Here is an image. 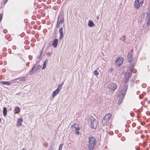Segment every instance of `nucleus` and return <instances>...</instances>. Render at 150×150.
Listing matches in <instances>:
<instances>
[{"mask_svg":"<svg viewBox=\"0 0 150 150\" xmlns=\"http://www.w3.org/2000/svg\"><path fill=\"white\" fill-rule=\"evenodd\" d=\"M123 59L121 57H119L118 59L115 61V64L116 65L120 66L122 65L123 62Z\"/></svg>","mask_w":150,"mask_h":150,"instance_id":"nucleus-5","label":"nucleus"},{"mask_svg":"<svg viewBox=\"0 0 150 150\" xmlns=\"http://www.w3.org/2000/svg\"><path fill=\"white\" fill-rule=\"evenodd\" d=\"M26 65H28V64H27V63L26 64Z\"/></svg>","mask_w":150,"mask_h":150,"instance_id":"nucleus-50","label":"nucleus"},{"mask_svg":"<svg viewBox=\"0 0 150 150\" xmlns=\"http://www.w3.org/2000/svg\"><path fill=\"white\" fill-rule=\"evenodd\" d=\"M46 65H43L42 68V69H45L46 67Z\"/></svg>","mask_w":150,"mask_h":150,"instance_id":"nucleus-40","label":"nucleus"},{"mask_svg":"<svg viewBox=\"0 0 150 150\" xmlns=\"http://www.w3.org/2000/svg\"><path fill=\"white\" fill-rule=\"evenodd\" d=\"M75 133L76 134H79V131H78L77 130L76 131Z\"/></svg>","mask_w":150,"mask_h":150,"instance_id":"nucleus-41","label":"nucleus"},{"mask_svg":"<svg viewBox=\"0 0 150 150\" xmlns=\"http://www.w3.org/2000/svg\"><path fill=\"white\" fill-rule=\"evenodd\" d=\"M96 18H97V19L98 20V19H99V16H97V17H96Z\"/></svg>","mask_w":150,"mask_h":150,"instance_id":"nucleus-45","label":"nucleus"},{"mask_svg":"<svg viewBox=\"0 0 150 150\" xmlns=\"http://www.w3.org/2000/svg\"><path fill=\"white\" fill-rule=\"evenodd\" d=\"M107 121V120L103 118L102 121V123L103 125H106Z\"/></svg>","mask_w":150,"mask_h":150,"instance_id":"nucleus-22","label":"nucleus"},{"mask_svg":"<svg viewBox=\"0 0 150 150\" xmlns=\"http://www.w3.org/2000/svg\"><path fill=\"white\" fill-rule=\"evenodd\" d=\"M23 119L21 118L18 119L16 125L19 127L21 126V125L22 122H23Z\"/></svg>","mask_w":150,"mask_h":150,"instance_id":"nucleus-11","label":"nucleus"},{"mask_svg":"<svg viewBox=\"0 0 150 150\" xmlns=\"http://www.w3.org/2000/svg\"><path fill=\"white\" fill-rule=\"evenodd\" d=\"M64 20L63 18H62L61 19H60V20L59 22V24H62L64 22Z\"/></svg>","mask_w":150,"mask_h":150,"instance_id":"nucleus-28","label":"nucleus"},{"mask_svg":"<svg viewBox=\"0 0 150 150\" xmlns=\"http://www.w3.org/2000/svg\"><path fill=\"white\" fill-rule=\"evenodd\" d=\"M60 24H59V23L58 24V22L57 23V26L58 27V28H59V25Z\"/></svg>","mask_w":150,"mask_h":150,"instance_id":"nucleus-42","label":"nucleus"},{"mask_svg":"<svg viewBox=\"0 0 150 150\" xmlns=\"http://www.w3.org/2000/svg\"><path fill=\"white\" fill-rule=\"evenodd\" d=\"M88 26L89 27H94L95 26V24H94L93 22L91 20L88 21Z\"/></svg>","mask_w":150,"mask_h":150,"instance_id":"nucleus-12","label":"nucleus"},{"mask_svg":"<svg viewBox=\"0 0 150 150\" xmlns=\"http://www.w3.org/2000/svg\"><path fill=\"white\" fill-rule=\"evenodd\" d=\"M96 139L93 137H91L88 139V149L89 150H93L96 144Z\"/></svg>","mask_w":150,"mask_h":150,"instance_id":"nucleus-1","label":"nucleus"},{"mask_svg":"<svg viewBox=\"0 0 150 150\" xmlns=\"http://www.w3.org/2000/svg\"><path fill=\"white\" fill-rule=\"evenodd\" d=\"M35 67V65H34V66L33 67L32 69H31V70H30V74H32L33 73V71Z\"/></svg>","mask_w":150,"mask_h":150,"instance_id":"nucleus-25","label":"nucleus"},{"mask_svg":"<svg viewBox=\"0 0 150 150\" xmlns=\"http://www.w3.org/2000/svg\"><path fill=\"white\" fill-rule=\"evenodd\" d=\"M111 116L112 114H108L105 116L104 117V119L108 121L111 119Z\"/></svg>","mask_w":150,"mask_h":150,"instance_id":"nucleus-7","label":"nucleus"},{"mask_svg":"<svg viewBox=\"0 0 150 150\" xmlns=\"http://www.w3.org/2000/svg\"><path fill=\"white\" fill-rule=\"evenodd\" d=\"M8 0H4V4H5L7 2Z\"/></svg>","mask_w":150,"mask_h":150,"instance_id":"nucleus-38","label":"nucleus"},{"mask_svg":"<svg viewBox=\"0 0 150 150\" xmlns=\"http://www.w3.org/2000/svg\"><path fill=\"white\" fill-rule=\"evenodd\" d=\"M137 1H136L134 2V5L137 8H139L140 6H141V5L139 3H137Z\"/></svg>","mask_w":150,"mask_h":150,"instance_id":"nucleus-15","label":"nucleus"},{"mask_svg":"<svg viewBox=\"0 0 150 150\" xmlns=\"http://www.w3.org/2000/svg\"><path fill=\"white\" fill-rule=\"evenodd\" d=\"M131 83L132 84V85L134 83V81L133 80H132L131 81Z\"/></svg>","mask_w":150,"mask_h":150,"instance_id":"nucleus-37","label":"nucleus"},{"mask_svg":"<svg viewBox=\"0 0 150 150\" xmlns=\"http://www.w3.org/2000/svg\"><path fill=\"white\" fill-rule=\"evenodd\" d=\"M17 82L19 83L21 81H25V78L24 77L22 76L20 78H17Z\"/></svg>","mask_w":150,"mask_h":150,"instance_id":"nucleus-9","label":"nucleus"},{"mask_svg":"<svg viewBox=\"0 0 150 150\" xmlns=\"http://www.w3.org/2000/svg\"><path fill=\"white\" fill-rule=\"evenodd\" d=\"M94 73L95 75H97L98 74V72L96 70L94 71Z\"/></svg>","mask_w":150,"mask_h":150,"instance_id":"nucleus-32","label":"nucleus"},{"mask_svg":"<svg viewBox=\"0 0 150 150\" xmlns=\"http://www.w3.org/2000/svg\"><path fill=\"white\" fill-rule=\"evenodd\" d=\"M59 33L60 34V36L59 37V39H61L63 36V29L62 27L60 28L59 30Z\"/></svg>","mask_w":150,"mask_h":150,"instance_id":"nucleus-8","label":"nucleus"},{"mask_svg":"<svg viewBox=\"0 0 150 150\" xmlns=\"http://www.w3.org/2000/svg\"><path fill=\"white\" fill-rule=\"evenodd\" d=\"M125 94H124L121 93L120 95V97H121V98H124V96H125Z\"/></svg>","mask_w":150,"mask_h":150,"instance_id":"nucleus-33","label":"nucleus"},{"mask_svg":"<svg viewBox=\"0 0 150 150\" xmlns=\"http://www.w3.org/2000/svg\"><path fill=\"white\" fill-rule=\"evenodd\" d=\"M15 110L16 111V113H18V112L20 111V108L18 107H16Z\"/></svg>","mask_w":150,"mask_h":150,"instance_id":"nucleus-20","label":"nucleus"},{"mask_svg":"<svg viewBox=\"0 0 150 150\" xmlns=\"http://www.w3.org/2000/svg\"><path fill=\"white\" fill-rule=\"evenodd\" d=\"M125 36H122L121 37H120V40H122V41L125 43Z\"/></svg>","mask_w":150,"mask_h":150,"instance_id":"nucleus-21","label":"nucleus"},{"mask_svg":"<svg viewBox=\"0 0 150 150\" xmlns=\"http://www.w3.org/2000/svg\"><path fill=\"white\" fill-rule=\"evenodd\" d=\"M1 83L2 84L9 85L11 84V83L9 81H4L1 82Z\"/></svg>","mask_w":150,"mask_h":150,"instance_id":"nucleus-16","label":"nucleus"},{"mask_svg":"<svg viewBox=\"0 0 150 150\" xmlns=\"http://www.w3.org/2000/svg\"><path fill=\"white\" fill-rule=\"evenodd\" d=\"M59 92L57 90H55L53 91L52 92V97H54L57 94L59 93Z\"/></svg>","mask_w":150,"mask_h":150,"instance_id":"nucleus-14","label":"nucleus"},{"mask_svg":"<svg viewBox=\"0 0 150 150\" xmlns=\"http://www.w3.org/2000/svg\"><path fill=\"white\" fill-rule=\"evenodd\" d=\"M47 54H48V55H50V53L49 52H48Z\"/></svg>","mask_w":150,"mask_h":150,"instance_id":"nucleus-44","label":"nucleus"},{"mask_svg":"<svg viewBox=\"0 0 150 150\" xmlns=\"http://www.w3.org/2000/svg\"><path fill=\"white\" fill-rule=\"evenodd\" d=\"M128 60L129 62L131 63H134L133 62L134 61L133 60L134 59L133 58L132 54V53H129L127 55Z\"/></svg>","mask_w":150,"mask_h":150,"instance_id":"nucleus-6","label":"nucleus"},{"mask_svg":"<svg viewBox=\"0 0 150 150\" xmlns=\"http://www.w3.org/2000/svg\"><path fill=\"white\" fill-rule=\"evenodd\" d=\"M63 146V145L62 144H60L59 146V147L58 150H62V148Z\"/></svg>","mask_w":150,"mask_h":150,"instance_id":"nucleus-29","label":"nucleus"},{"mask_svg":"<svg viewBox=\"0 0 150 150\" xmlns=\"http://www.w3.org/2000/svg\"><path fill=\"white\" fill-rule=\"evenodd\" d=\"M137 3H139L142 6V3H143L144 0H137Z\"/></svg>","mask_w":150,"mask_h":150,"instance_id":"nucleus-24","label":"nucleus"},{"mask_svg":"<svg viewBox=\"0 0 150 150\" xmlns=\"http://www.w3.org/2000/svg\"><path fill=\"white\" fill-rule=\"evenodd\" d=\"M42 53V50L41 51V54H40V56L41 55Z\"/></svg>","mask_w":150,"mask_h":150,"instance_id":"nucleus-47","label":"nucleus"},{"mask_svg":"<svg viewBox=\"0 0 150 150\" xmlns=\"http://www.w3.org/2000/svg\"><path fill=\"white\" fill-rule=\"evenodd\" d=\"M7 110L6 108L4 107L3 110V115L4 116H5L7 115Z\"/></svg>","mask_w":150,"mask_h":150,"instance_id":"nucleus-18","label":"nucleus"},{"mask_svg":"<svg viewBox=\"0 0 150 150\" xmlns=\"http://www.w3.org/2000/svg\"><path fill=\"white\" fill-rule=\"evenodd\" d=\"M42 67L40 65H38L37 67L35 68V69L34 71V72L35 73H36L37 72L39 71L38 70L40 69H41Z\"/></svg>","mask_w":150,"mask_h":150,"instance_id":"nucleus-13","label":"nucleus"},{"mask_svg":"<svg viewBox=\"0 0 150 150\" xmlns=\"http://www.w3.org/2000/svg\"><path fill=\"white\" fill-rule=\"evenodd\" d=\"M117 88V85L115 83H112L108 85V88L111 90L114 91Z\"/></svg>","mask_w":150,"mask_h":150,"instance_id":"nucleus-4","label":"nucleus"},{"mask_svg":"<svg viewBox=\"0 0 150 150\" xmlns=\"http://www.w3.org/2000/svg\"><path fill=\"white\" fill-rule=\"evenodd\" d=\"M1 121V119L0 118V122Z\"/></svg>","mask_w":150,"mask_h":150,"instance_id":"nucleus-49","label":"nucleus"},{"mask_svg":"<svg viewBox=\"0 0 150 150\" xmlns=\"http://www.w3.org/2000/svg\"><path fill=\"white\" fill-rule=\"evenodd\" d=\"M128 86L127 85L125 84L124 86L123 89L127 91V88Z\"/></svg>","mask_w":150,"mask_h":150,"instance_id":"nucleus-27","label":"nucleus"},{"mask_svg":"<svg viewBox=\"0 0 150 150\" xmlns=\"http://www.w3.org/2000/svg\"><path fill=\"white\" fill-rule=\"evenodd\" d=\"M71 127H74L77 130H79V128L78 127H77V125H72Z\"/></svg>","mask_w":150,"mask_h":150,"instance_id":"nucleus-23","label":"nucleus"},{"mask_svg":"<svg viewBox=\"0 0 150 150\" xmlns=\"http://www.w3.org/2000/svg\"><path fill=\"white\" fill-rule=\"evenodd\" d=\"M96 120L92 116L90 117L88 121V124L91 128L95 129L98 124Z\"/></svg>","mask_w":150,"mask_h":150,"instance_id":"nucleus-2","label":"nucleus"},{"mask_svg":"<svg viewBox=\"0 0 150 150\" xmlns=\"http://www.w3.org/2000/svg\"><path fill=\"white\" fill-rule=\"evenodd\" d=\"M126 91H127L122 89V92H121V93H122L124 94H125Z\"/></svg>","mask_w":150,"mask_h":150,"instance_id":"nucleus-34","label":"nucleus"},{"mask_svg":"<svg viewBox=\"0 0 150 150\" xmlns=\"http://www.w3.org/2000/svg\"><path fill=\"white\" fill-rule=\"evenodd\" d=\"M119 99H121V100H122L123 98H121L120 96L119 98Z\"/></svg>","mask_w":150,"mask_h":150,"instance_id":"nucleus-43","label":"nucleus"},{"mask_svg":"<svg viewBox=\"0 0 150 150\" xmlns=\"http://www.w3.org/2000/svg\"><path fill=\"white\" fill-rule=\"evenodd\" d=\"M26 65H28V64H27V63L26 64Z\"/></svg>","mask_w":150,"mask_h":150,"instance_id":"nucleus-51","label":"nucleus"},{"mask_svg":"<svg viewBox=\"0 0 150 150\" xmlns=\"http://www.w3.org/2000/svg\"><path fill=\"white\" fill-rule=\"evenodd\" d=\"M63 83H64V82L62 83L61 84L58 85V86H60V87H61H61L63 85Z\"/></svg>","mask_w":150,"mask_h":150,"instance_id":"nucleus-39","label":"nucleus"},{"mask_svg":"<svg viewBox=\"0 0 150 150\" xmlns=\"http://www.w3.org/2000/svg\"><path fill=\"white\" fill-rule=\"evenodd\" d=\"M17 78L16 79H14L13 80V83H16L17 82Z\"/></svg>","mask_w":150,"mask_h":150,"instance_id":"nucleus-36","label":"nucleus"},{"mask_svg":"<svg viewBox=\"0 0 150 150\" xmlns=\"http://www.w3.org/2000/svg\"><path fill=\"white\" fill-rule=\"evenodd\" d=\"M61 88L60 87V86H58V88H57V89L56 90H57L59 92V91L61 90Z\"/></svg>","mask_w":150,"mask_h":150,"instance_id":"nucleus-35","label":"nucleus"},{"mask_svg":"<svg viewBox=\"0 0 150 150\" xmlns=\"http://www.w3.org/2000/svg\"><path fill=\"white\" fill-rule=\"evenodd\" d=\"M133 62L134 63H131V64L129 67L130 71H132V70L134 68V63L135 62V61H133Z\"/></svg>","mask_w":150,"mask_h":150,"instance_id":"nucleus-17","label":"nucleus"},{"mask_svg":"<svg viewBox=\"0 0 150 150\" xmlns=\"http://www.w3.org/2000/svg\"><path fill=\"white\" fill-rule=\"evenodd\" d=\"M49 150H53V149L52 148H50V149H49Z\"/></svg>","mask_w":150,"mask_h":150,"instance_id":"nucleus-46","label":"nucleus"},{"mask_svg":"<svg viewBox=\"0 0 150 150\" xmlns=\"http://www.w3.org/2000/svg\"><path fill=\"white\" fill-rule=\"evenodd\" d=\"M48 62V60L47 59H46L45 60V61L43 65L46 66Z\"/></svg>","mask_w":150,"mask_h":150,"instance_id":"nucleus-30","label":"nucleus"},{"mask_svg":"<svg viewBox=\"0 0 150 150\" xmlns=\"http://www.w3.org/2000/svg\"><path fill=\"white\" fill-rule=\"evenodd\" d=\"M144 17L145 18V19H148L149 18V16H148V13H145L144 14Z\"/></svg>","mask_w":150,"mask_h":150,"instance_id":"nucleus-19","label":"nucleus"},{"mask_svg":"<svg viewBox=\"0 0 150 150\" xmlns=\"http://www.w3.org/2000/svg\"><path fill=\"white\" fill-rule=\"evenodd\" d=\"M147 20V25H149L150 24V17H149V18Z\"/></svg>","mask_w":150,"mask_h":150,"instance_id":"nucleus-26","label":"nucleus"},{"mask_svg":"<svg viewBox=\"0 0 150 150\" xmlns=\"http://www.w3.org/2000/svg\"><path fill=\"white\" fill-rule=\"evenodd\" d=\"M58 40L57 39H55L53 41L52 45L54 47H56L58 45Z\"/></svg>","mask_w":150,"mask_h":150,"instance_id":"nucleus-10","label":"nucleus"},{"mask_svg":"<svg viewBox=\"0 0 150 150\" xmlns=\"http://www.w3.org/2000/svg\"><path fill=\"white\" fill-rule=\"evenodd\" d=\"M122 100H121V99H118V104L119 105H120L122 101Z\"/></svg>","mask_w":150,"mask_h":150,"instance_id":"nucleus-31","label":"nucleus"},{"mask_svg":"<svg viewBox=\"0 0 150 150\" xmlns=\"http://www.w3.org/2000/svg\"><path fill=\"white\" fill-rule=\"evenodd\" d=\"M25 150L23 148L22 150Z\"/></svg>","mask_w":150,"mask_h":150,"instance_id":"nucleus-48","label":"nucleus"},{"mask_svg":"<svg viewBox=\"0 0 150 150\" xmlns=\"http://www.w3.org/2000/svg\"><path fill=\"white\" fill-rule=\"evenodd\" d=\"M132 73V71H129V72L126 73L124 80L125 83H127V82Z\"/></svg>","mask_w":150,"mask_h":150,"instance_id":"nucleus-3","label":"nucleus"}]
</instances>
